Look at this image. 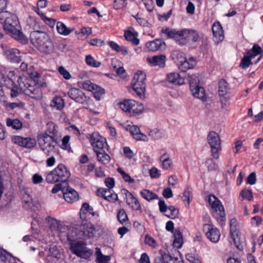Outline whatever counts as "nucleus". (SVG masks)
<instances>
[{
	"label": "nucleus",
	"mask_w": 263,
	"mask_h": 263,
	"mask_svg": "<svg viewBox=\"0 0 263 263\" xmlns=\"http://www.w3.org/2000/svg\"><path fill=\"white\" fill-rule=\"evenodd\" d=\"M131 100H132L124 101L120 103V107L121 109L125 112H128L129 113L130 110V108L131 107L132 104Z\"/></svg>",
	"instance_id": "864d4df0"
},
{
	"label": "nucleus",
	"mask_w": 263,
	"mask_h": 263,
	"mask_svg": "<svg viewBox=\"0 0 263 263\" xmlns=\"http://www.w3.org/2000/svg\"><path fill=\"white\" fill-rule=\"evenodd\" d=\"M256 181V174L254 172L251 173L247 177V182L251 185L255 183Z\"/></svg>",
	"instance_id": "69168bd1"
},
{
	"label": "nucleus",
	"mask_w": 263,
	"mask_h": 263,
	"mask_svg": "<svg viewBox=\"0 0 263 263\" xmlns=\"http://www.w3.org/2000/svg\"><path fill=\"white\" fill-rule=\"evenodd\" d=\"M51 106L60 110L64 107V101L61 97H55L51 102Z\"/></svg>",
	"instance_id": "c03bdc74"
},
{
	"label": "nucleus",
	"mask_w": 263,
	"mask_h": 263,
	"mask_svg": "<svg viewBox=\"0 0 263 263\" xmlns=\"http://www.w3.org/2000/svg\"><path fill=\"white\" fill-rule=\"evenodd\" d=\"M90 143L95 153L102 152L107 148V144L106 140L97 134H93L91 136Z\"/></svg>",
	"instance_id": "ddd939ff"
},
{
	"label": "nucleus",
	"mask_w": 263,
	"mask_h": 263,
	"mask_svg": "<svg viewBox=\"0 0 263 263\" xmlns=\"http://www.w3.org/2000/svg\"><path fill=\"white\" fill-rule=\"evenodd\" d=\"M183 244V238L181 232L179 230H175L174 232V240L173 246L177 249L180 248Z\"/></svg>",
	"instance_id": "e433bc0d"
},
{
	"label": "nucleus",
	"mask_w": 263,
	"mask_h": 263,
	"mask_svg": "<svg viewBox=\"0 0 263 263\" xmlns=\"http://www.w3.org/2000/svg\"><path fill=\"white\" fill-rule=\"evenodd\" d=\"M46 222L49 226L50 228L52 230H56L59 228L60 225L59 221L57 220L54 218L48 216L45 219Z\"/></svg>",
	"instance_id": "ea45409f"
},
{
	"label": "nucleus",
	"mask_w": 263,
	"mask_h": 263,
	"mask_svg": "<svg viewBox=\"0 0 263 263\" xmlns=\"http://www.w3.org/2000/svg\"><path fill=\"white\" fill-rule=\"evenodd\" d=\"M240 196L243 199H247L250 201L253 198L252 191L250 190H243L240 193Z\"/></svg>",
	"instance_id": "052dcab7"
},
{
	"label": "nucleus",
	"mask_w": 263,
	"mask_h": 263,
	"mask_svg": "<svg viewBox=\"0 0 263 263\" xmlns=\"http://www.w3.org/2000/svg\"><path fill=\"white\" fill-rule=\"evenodd\" d=\"M131 107L129 114L131 116L141 113L144 110V107L142 104L137 102L136 101L131 100Z\"/></svg>",
	"instance_id": "c756f323"
},
{
	"label": "nucleus",
	"mask_w": 263,
	"mask_h": 263,
	"mask_svg": "<svg viewBox=\"0 0 263 263\" xmlns=\"http://www.w3.org/2000/svg\"><path fill=\"white\" fill-rule=\"evenodd\" d=\"M208 202L213 216L222 225L226 220V213L221 202L215 195L211 194L208 197Z\"/></svg>",
	"instance_id": "423d86ee"
},
{
	"label": "nucleus",
	"mask_w": 263,
	"mask_h": 263,
	"mask_svg": "<svg viewBox=\"0 0 263 263\" xmlns=\"http://www.w3.org/2000/svg\"><path fill=\"white\" fill-rule=\"evenodd\" d=\"M96 231L94 226L89 221H82L78 235L80 238H90L95 236Z\"/></svg>",
	"instance_id": "f8f14e48"
},
{
	"label": "nucleus",
	"mask_w": 263,
	"mask_h": 263,
	"mask_svg": "<svg viewBox=\"0 0 263 263\" xmlns=\"http://www.w3.org/2000/svg\"><path fill=\"white\" fill-rule=\"evenodd\" d=\"M97 195L110 202H115L118 199L117 195L110 189H99L97 191Z\"/></svg>",
	"instance_id": "412c9836"
},
{
	"label": "nucleus",
	"mask_w": 263,
	"mask_h": 263,
	"mask_svg": "<svg viewBox=\"0 0 263 263\" xmlns=\"http://www.w3.org/2000/svg\"><path fill=\"white\" fill-rule=\"evenodd\" d=\"M58 32L63 35H68L73 31V28H68L63 22H58L56 25Z\"/></svg>",
	"instance_id": "7c9ffc66"
},
{
	"label": "nucleus",
	"mask_w": 263,
	"mask_h": 263,
	"mask_svg": "<svg viewBox=\"0 0 263 263\" xmlns=\"http://www.w3.org/2000/svg\"><path fill=\"white\" fill-rule=\"evenodd\" d=\"M65 200L69 202L72 203L78 200L79 196L78 193L73 189L67 186L63 194Z\"/></svg>",
	"instance_id": "393cba45"
},
{
	"label": "nucleus",
	"mask_w": 263,
	"mask_h": 263,
	"mask_svg": "<svg viewBox=\"0 0 263 263\" xmlns=\"http://www.w3.org/2000/svg\"><path fill=\"white\" fill-rule=\"evenodd\" d=\"M189 83L190 87H193L199 85V80L196 74H192L189 76Z\"/></svg>",
	"instance_id": "4d7b16f0"
},
{
	"label": "nucleus",
	"mask_w": 263,
	"mask_h": 263,
	"mask_svg": "<svg viewBox=\"0 0 263 263\" xmlns=\"http://www.w3.org/2000/svg\"><path fill=\"white\" fill-rule=\"evenodd\" d=\"M36 144V140L32 138H25L23 147L31 148L34 147Z\"/></svg>",
	"instance_id": "49530a36"
},
{
	"label": "nucleus",
	"mask_w": 263,
	"mask_h": 263,
	"mask_svg": "<svg viewBox=\"0 0 263 263\" xmlns=\"http://www.w3.org/2000/svg\"><path fill=\"white\" fill-rule=\"evenodd\" d=\"M70 176L69 171L63 164H59L53 170L46 175V180L47 182L54 183L61 181L65 184V181Z\"/></svg>",
	"instance_id": "39448f33"
},
{
	"label": "nucleus",
	"mask_w": 263,
	"mask_h": 263,
	"mask_svg": "<svg viewBox=\"0 0 263 263\" xmlns=\"http://www.w3.org/2000/svg\"><path fill=\"white\" fill-rule=\"evenodd\" d=\"M150 177L153 178H159L161 176V171L156 167H153L149 171Z\"/></svg>",
	"instance_id": "6e6d98bb"
},
{
	"label": "nucleus",
	"mask_w": 263,
	"mask_h": 263,
	"mask_svg": "<svg viewBox=\"0 0 263 263\" xmlns=\"http://www.w3.org/2000/svg\"><path fill=\"white\" fill-rule=\"evenodd\" d=\"M95 254L96 261L98 263H108L110 260V256L102 254L99 248H96Z\"/></svg>",
	"instance_id": "c9c22d12"
},
{
	"label": "nucleus",
	"mask_w": 263,
	"mask_h": 263,
	"mask_svg": "<svg viewBox=\"0 0 263 263\" xmlns=\"http://www.w3.org/2000/svg\"><path fill=\"white\" fill-rule=\"evenodd\" d=\"M145 80V73L142 71H138L134 75L132 81L133 89L141 99L144 98Z\"/></svg>",
	"instance_id": "1a4fd4ad"
},
{
	"label": "nucleus",
	"mask_w": 263,
	"mask_h": 263,
	"mask_svg": "<svg viewBox=\"0 0 263 263\" xmlns=\"http://www.w3.org/2000/svg\"><path fill=\"white\" fill-rule=\"evenodd\" d=\"M122 193L125 195L126 203L134 210H139L141 209L138 199L126 189L122 190Z\"/></svg>",
	"instance_id": "f3484780"
},
{
	"label": "nucleus",
	"mask_w": 263,
	"mask_h": 263,
	"mask_svg": "<svg viewBox=\"0 0 263 263\" xmlns=\"http://www.w3.org/2000/svg\"><path fill=\"white\" fill-rule=\"evenodd\" d=\"M95 153L97 156L98 160L102 164H107L110 162V157L109 155L105 152V151L98 152Z\"/></svg>",
	"instance_id": "f704fd0d"
},
{
	"label": "nucleus",
	"mask_w": 263,
	"mask_h": 263,
	"mask_svg": "<svg viewBox=\"0 0 263 263\" xmlns=\"http://www.w3.org/2000/svg\"><path fill=\"white\" fill-rule=\"evenodd\" d=\"M218 95L222 108H227L229 105V101L230 99V87L227 82L221 79L218 84Z\"/></svg>",
	"instance_id": "9d476101"
},
{
	"label": "nucleus",
	"mask_w": 263,
	"mask_h": 263,
	"mask_svg": "<svg viewBox=\"0 0 263 263\" xmlns=\"http://www.w3.org/2000/svg\"><path fill=\"white\" fill-rule=\"evenodd\" d=\"M165 215L171 219H174L178 217L179 215V210L173 206L168 208L167 210L165 213Z\"/></svg>",
	"instance_id": "79ce46f5"
},
{
	"label": "nucleus",
	"mask_w": 263,
	"mask_h": 263,
	"mask_svg": "<svg viewBox=\"0 0 263 263\" xmlns=\"http://www.w3.org/2000/svg\"><path fill=\"white\" fill-rule=\"evenodd\" d=\"M231 238L232 239L234 245L239 250L242 249L240 238L238 234V231L230 232Z\"/></svg>",
	"instance_id": "72a5a7b5"
},
{
	"label": "nucleus",
	"mask_w": 263,
	"mask_h": 263,
	"mask_svg": "<svg viewBox=\"0 0 263 263\" xmlns=\"http://www.w3.org/2000/svg\"><path fill=\"white\" fill-rule=\"evenodd\" d=\"M67 239L70 242V249L73 253L85 259L91 256V252L87 248L85 242L82 241H72V236L69 234V232L67 234Z\"/></svg>",
	"instance_id": "0eeeda50"
},
{
	"label": "nucleus",
	"mask_w": 263,
	"mask_h": 263,
	"mask_svg": "<svg viewBox=\"0 0 263 263\" xmlns=\"http://www.w3.org/2000/svg\"><path fill=\"white\" fill-rule=\"evenodd\" d=\"M171 256L165 253L162 250H159L155 254V263H165L168 259H170Z\"/></svg>",
	"instance_id": "2f4dec72"
},
{
	"label": "nucleus",
	"mask_w": 263,
	"mask_h": 263,
	"mask_svg": "<svg viewBox=\"0 0 263 263\" xmlns=\"http://www.w3.org/2000/svg\"><path fill=\"white\" fill-rule=\"evenodd\" d=\"M93 87L91 91L93 93L95 98L97 100H100L102 95L104 93V89L96 84Z\"/></svg>",
	"instance_id": "37998d69"
},
{
	"label": "nucleus",
	"mask_w": 263,
	"mask_h": 263,
	"mask_svg": "<svg viewBox=\"0 0 263 263\" xmlns=\"http://www.w3.org/2000/svg\"><path fill=\"white\" fill-rule=\"evenodd\" d=\"M186 258L190 263H201L200 260L192 253L186 254Z\"/></svg>",
	"instance_id": "e2e57ef3"
},
{
	"label": "nucleus",
	"mask_w": 263,
	"mask_h": 263,
	"mask_svg": "<svg viewBox=\"0 0 263 263\" xmlns=\"http://www.w3.org/2000/svg\"><path fill=\"white\" fill-rule=\"evenodd\" d=\"M166 80L174 85H182L184 83V79L178 72H174L168 73L166 76Z\"/></svg>",
	"instance_id": "a878e982"
},
{
	"label": "nucleus",
	"mask_w": 263,
	"mask_h": 263,
	"mask_svg": "<svg viewBox=\"0 0 263 263\" xmlns=\"http://www.w3.org/2000/svg\"><path fill=\"white\" fill-rule=\"evenodd\" d=\"M127 0H114L113 8L115 10L123 9L126 6Z\"/></svg>",
	"instance_id": "8fccbe9b"
},
{
	"label": "nucleus",
	"mask_w": 263,
	"mask_h": 263,
	"mask_svg": "<svg viewBox=\"0 0 263 263\" xmlns=\"http://www.w3.org/2000/svg\"><path fill=\"white\" fill-rule=\"evenodd\" d=\"M68 95L71 99L80 103H83L87 100L84 93L78 88H70L68 92Z\"/></svg>",
	"instance_id": "6ab92c4d"
},
{
	"label": "nucleus",
	"mask_w": 263,
	"mask_h": 263,
	"mask_svg": "<svg viewBox=\"0 0 263 263\" xmlns=\"http://www.w3.org/2000/svg\"><path fill=\"white\" fill-rule=\"evenodd\" d=\"M61 137L58 126L52 122H48L45 132L37 136L39 145L45 154L50 156L56 152L58 139Z\"/></svg>",
	"instance_id": "f257e3e1"
},
{
	"label": "nucleus",
	"mask_w": 263,
	"mask_h": 263,
	"mask_svg": "<svg viewBox=\"0 0 263 263\" xmlns=\"http://www.w3.org/2000/svg\"><path fill=\"white\" fill-rule=\"evenodd\" d=\"M161 32L166 35V38H174L180 43L183 41V33H185L187 32L186 29L177 30L176 29H170L169 28H165L162 29Z\"/></svg>",
	"instance_id": "2eb2a0df"
},
{
	"label": "nucleus",
	"mask_w": 263,
	"mask_h": 263,
	"mask_svg": "<svg viewBox=\"0 0 263 263\" xmlns=\"http://www.w3.org/2000/svg\"><path fill=\"white\" fill-rule=\"evenodd\" d=\"M19 88L26 95L31 98L39 99L41 97V89L39 84L31 78L20 76L17 79Z\"/></svg>",
	"instance_id": "20e7f679"
},
{
	"label": "nucleus",
	"mask_w": 263,
	"mask_h": 263,
	"mask_svg": "<svg viewBox=\"0 0 263 263\" xmlns=\"http://www.w3.org/2000/svg\"><path fill=\"white\" fill-rule=\"evenodd\" d=\"M252 58H251L249 55L247 54V55H244L239 65L240 67L242 69L247 68L251 64H252V62L251 61V59Z\"/></svg>",
	"instance_id": "09e8293b"
},
{
	"label": "nucleus",
	"mask_w": 263,
	"mask_h": 263,
	"mask_svg": "<svg viewBox=\"0 0 263 263\" xmlns=\"http://www.w3.org/2000/svg\"><path fill=\"white\" fill-rule=\"evenodd\" d=\"M6 124L9 127H11L13 129H19L22 127V122L18 119H12L7 118L6 120Z\"/></svg>",
	"instance_id": "58836bf2"
},
{
	"label": "nucleus",
	"mask_w": 263,
	"mask_h": 263,
	"mask_svg": "<svg viewBox=\"0 0 263 263\" xmlns=\"http://www.w3.org/2000/svg\"><path fill=\"white\" fill-rule=\"evenodd\" d=\"M117 171L121 175L125 181L129 183H133L134 182V180L132 179L128 174H126L120 167H118L117 168Z\"/></svg>",
	"instance_id": "603ef678"
},
{
	"label": "nucleus",
	"mask_w": 263,
	"mask_h": 263,
	"mask_svg": "<svg viewBox=\"0 0 263 263\" xmlns=\"http://www.w3.org/2000/svg\"><path fill=\"white\" fill-rule=\"evenodd\" d=\"M85 61L87 64L91 67H99L101 65V62L96 60L90 55L86 56Z\"/></svg>",
	"instance_id": "a18cd8bd"
},
{
	"label": "nucleus",
	"mask_w": 263,
	"mask_h": 263,
	"mask_svg": "<svg viewBox=\"0 0 263 263\" xmlns=\"http://www.w3.org/2000/svg\"><path fill=\"white\" fill-rule=\"evenodd\" d=\"M32 45L41 53L49 54L52 53L54 46L50 35L46 31L35 30L30 34Z\"/></svg>",
	"instance_id": "7ed1b4c3"
},
{
	"label": "nucleus",
	"mask_w": 263,
	"mask_h": 263,
	"mask_svg": "<svg viewBox=\"0 0 263 263\" xmlns=\"http://www.w3.org/2000/svg\"><path fill=\"white\" fill-rule=\"evenodd\" d=\"M176 62L179 69L182 71L193 68L196 64L195 59L193 57L187 59L182 53H176Z\"/></svg>",
	"instance_id": "9b49d317"
},
{
	"label": "nucleus",
	"mask_w": 263,
	"mask_h": 263,
	"mask_svg": "<svg viewBox=\"0 0 263 263\" xmlns=\"http://www.w3.org/2000/svg\"><path fill=\"white\" fill-rule=\"evenodd\" d=\"M147 62L153 66L163 67L165 65L166 57L163 55H158L147 58Z\"/></svg>",
	"instance_id": "b1692460"
},
{
	"label": "nucleus",
	"mask_w": 263,
	"mask_h": 263,
	"mask_svg": "<svg viewBox=\"0 0 263 263\" xmlns=\"http://www.w3.org/2000/svg\"><path fill=\"white\" fill-rule=\"evenodd\" d=\"M95 84L91 83L89 81H86L81 83L80 87L83 89L87 91H91L93 88Z\"/></svg>",
	"instance_id": "bf43d9fd"
},
{
	"label": "nucleus",
	"mask_w": 263,
	"mask_h": 263,
	"mask_svg": "<svg viewBox=\"0 0 263 263\" xmlns=\"http://www.w3.org/2000/svg\"><path fill=\"white\" fill-rule=\"evenodd\" d=\"M141 196L147 201H151L154 199H158V196L154 192L147 190L143 189L140 191Z\"/></svg>",
	"instance_id": "473e14b6"
},
{
	"label": "nucleus",
	"mask_w": 263,
	"mask_h": 263,
	"mask_svg": "<svg viewBox=\"0 0 263 263\" xmlns=\"http://www.w3.org/2000/svg\"><path fill=\"white\" fill-rule=\"evenodd\" d=\"M238 221L236 218H232L230 222V232L237 231Z\"/></svg>",
	"instance_id": "0e129e2a"
},
{
	"label": "nucleus",
	"mask_w": 263,
	"mask_h": 263,
	"mask_svg": "<svg viewBox=\"0 0 263 263\" xmlns=\"http://www.w3.org/2000/svg\"><path fill=\"white\" fill-rule=\"evenodd\" d=\"M159 161L161 163V166L165 170H168L173 167V161L169 155L167 153H164L160 158Z\"/></svg>",
	"instance_id": "cd10ccee"
},
{
	"label": "nucleus",
	"mask_w": 263,
	"mask_h": 263,
	"mask_svg": "<svg viewBox=\"0 0 263 263\" xmlns=\"http://www.w3.org/2000/svg\"><path fill=\"white\" fill-rule=\"evenodd\" d=\"M108 45L112 50L118 52H121L123 55H126L128 53V50L126 47L120 46L113 41H110L108 43Z\"/></svg>",
	"instance_id": "4c0bfd02"
},
{
	"label": "nucleus",
	"mask_w": 263,
	"mask_h": 263,
	"mask_svg": "<svg viewBox=\"0 0 263 263\" xmlns=\"http://www.w3.org/2000/svg\"><path fill=\"white\" fill-rule=\"evenodd\" d=\"M145 243L153 248H156L158 246L156 240L147 234L145 236Z\"/></svg>",
	"instance_id": "5fc2aeb1"
},
{
	"label": "nucleus",
	"mask_w": 263,
	"mask_h": 263,
	"mask_svg": "<svg viewBox=\"0 0 263 263\" xmlns=\"http://www.w3.org/2000/svg\"><path fill=\"white\" fill-rule=\"evenodd\" d=\"M148 136L156 140L163 138L164 136V134L161 130L155 128L149 131Z\"/></svg>",
	"instance_id": "a19ab883"
},
{
	"label": "nucleus",
	"mask_w": 263,
	"mask_h": 263,
	"mask_svg": "<svg viewBox=\"0 0 263 263\" xmlns=\"http://www.w3.org/2000/svg\"><path fill=\"white\" fill-rule=\"evenodd\" d=\"M165 43L160 39H156L146 43V47L150 51L154 52L165 48Z\"/></svg>",
	"instance_id": "4be33fe9"
},
{
	"label": "nucleus",
	"mask_w": 263,
	"mask_h": 263,
	"mask_svg": "<svg viewBox=\"0 0 263 263\" xmlns=\"http://www.w3.org/2000/svg\"><path fill=\"white\" fill-rule=\"evenodd\" d=\"M190 89L194 97L198 98L202 101H205L206 95L205 90L203 87L198 85L193 87H190Z\"/></svg>",
	"instance_id": "bb28decb"
},
{
	"label": "nucleus",
	"mask_w": 263,
	"mask_h": 263,
	"mask_svg": "<svg viewBox=\"0 0 263 263\" xmlns=\"http://www.w3.org/2000/svg\"><path fill=\"white\" fill-rule=\"evenodd\" d=\"M66 189V186H63V185H62L61 183H58L55 184L53 187L52 188V193L55 194L58 192L59 191H62L63 192V194H64Z\"/></svg>",
	"instance_id": "680f3d73"
},
{
	"label": "nucleus",
	"mask_w": 263,
	"mask_h": 263,
	"mask_svg": "<svg viewBox=\"0 0 263 263\" xmlns=\"http://www.w3.org/2000/svg\"><path fill=\"white\" fill-rule=\"evenodd\" d=\"M212 31L215 42L221 41L224 39L223 31L219 23H215L212 26Z\"/></svg>",
	"instance_id": "5701e85b"
},
{
	"label": "nucleus",
	"mask_w": 263,
	"mask_h": 263,
	"mask_svg": "<svg viewBox=\"0 0 263 263\" xmlns=\"http://www.w3.org/2000/svg\"><path fill=\"white\" fill-rule=\"evenodd\" d=\"M204 229L207 230L206 235L210 241L213 242L218 241L220 237V233L216 228H214L213 226L210 224H205Z\"/></svg>",
	"instance_id": "a211bd4d"
},
{
	"label": "nucleus",
	"mask_w": 263,
	"mask_h": 263,
	"mask_svg": "<svg viewBox=\"0 0 263 263\" xmlns=\"http://www.w3.org/2000/svg\"><path fill=\"white\" fill-rule=\"evenodd\" d=\"M126 129L130 133L134 139L143 141H147L148 140L147 136L142 133L137 126L128 125Z\"/></svg>",
	"instance_id": "aec40b11"
},
{
	"label": "nucleus",
	"mask_w": 263,
	"mask_h": 263,
	"mask_svg": "<svg viewBox=\"0 0 263 263\" xmlns=\"http://www.w3.org/2000/svg\"><path fill=\"white\" fill-rule=\"evenodd\" d=\"M0 22L3 24L4 29L14 39L23 44L28 42L27 38L21 30L18 18L14 14L2 11L0 12Z\"/></svg>",
	"instance_id": "f03ea898"
},
{
	"label": "nucleus",
	"mask_w": 263,
	"mask_h": 263,
	"mask_svg": "<svg viewBox=\"0 0 263 263\" xmlns=\"http://www.w3.org/2000/svg\"><path fill=\"white\" fill-rule=\"evenodd\" d=\"M206 139L211 147L212 157L215 159H218L220 156L219 152L221 149L219 135L215 132L211 131L209 133Z\"/></svg>",
	"instance_id": "6e6552de"
},
{
	"label": "nucleus",
	"mask_w": 263,
	"mask_h": 263,
	"mask_svg": "<svg viewBox=\"0 0 263 263\" xmlns=\"http://www.w3.org/2000/svg\"><path fill=\"white\" fill-rule=\"evenodd\" d=\"M16 77L13 71H10L6 77V86L11 90V96L15 97L18 94V90L16 87L14 86V81Z\"/></svg>",
	"instance_id": "dca6fc26"
},
{
	"label": "nucleus",
	"mask_w": 263,
	"mask_h": 263,
	"mask_svg": "<svg viewBox=\"0 0 263 263\" xmlns=\"http://www.w3.org/2000/svg\"><path fill=\"white\" fill-rule=\"evenodd\" d=\"M58 71L66 80H69L71 78L70 73L62 66L59 67Z\"/></svg>",
	"instance_id": "13d9d810"
},
{
	"label": "nucleus",
	"mask_w": 263,
	"mask_h": 263,
	"mask_svg": "<svg viewBox=\"0 0 263 263\" xmlns=\"http://www.w3.org/2000/svg\"><path fill=\"white\" fill-rule=\"evenodd\" d=\"M178 180L177 176L175 175L170 176L168 179V184L171 186H174L178 183Z\"/></svg>",
	"instance_id": "338daca9"
},
{
	"label": "nucleus",
	"mask_w": 263,
	"mask_h": 263,
	"mask_svg": "<svg viewBox=\"0 0 263 263\" xmlns=\"http://www.w3.org/2000/svg\"><path fill=\"white\" fill-rule=\"evenodd\" d=\"M3 53L7 59L11 62L18 63L21 62V59L20 51L16 48H8L6 45H2Z\"/></svg>",
	"instance_id": "4468645a"
},
{
	"label": "nucleus",
	"mask_w": 263,
	"mask_h": 263,
	"mask_svg": "<svg viewBox=\"0 0 263 263\" xmlns=\"http://www.w3.org/2000/svg\"><path fill=\"white\" fill-rule=\"evenodd\" d=\"M118 221L122 224L125 223L128 220L127 215L123 209H120L117 213Z\"/></svg>",
	"instance_id": "de8ad7c7"
},
{
	"label": "nucleus",
	"mask_w": 263,
	"mask_h": 263,
	"mask_svg": "<svg viewBox=\"0 0 263 263\" xmlns=\"http://www.w3.org/2000/svg\"><path fill=\"white\" fill-rule=\"evenodd\" d=\"M186 31L187 32L183 33V41L181 42L180 44H185L190 39L194 42L199 40V35L196 31L186 29Z\"/></svg>",
	"instance_id": "c85d7f7f"
},
{
	"label": "nucleus",
	"mask_w": 263,
	"mask_h": 263,
	"mask_svg": "<svg viewBox=\"0 0 263 263\" xmlns=\"http://www.w3.org/2000/svg\"><path fill=\"white\" fill-rule=\"evenodd\" d=\"M261 52V48L257 45H254L251 50L247 52V54L251 58H254Z\"/></svg>",
	"instance_id": "3c124183"
},
{
	"label": "nucleus",
	"mask_w": 263,
	"mask_h": 263,
	"mask_svg": "<svg viewBox=\"0 0 263 263\" xmlns=\"http://www.w3.org/2000/svg\"><path fill=\"white\" fill-rule=\"evenodd\" d=\"M24 138L21 136H15L12 138V140L15 143L23 146Z\"/></svg>",
	"instance_id": "774afa93"
}]
</instances>
